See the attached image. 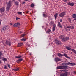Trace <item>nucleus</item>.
Here are the masks:
<instances>
[{
    "label": "nucleus",
    "mask_w": 76,
    "mask_h": 76,
    "mask_svg": "<svg viewBox=\"0 0 76 76\" xmlns=\"http://www.w3.org/2000/svg\"><path fill=\"white\" fill-rule=\"evenodd\" d=\"M64 71H65V70H64Z\"/></svg>",
    "instance_id": "60"
},
{
    "label": "nucleus",
    "mask_w": 76,
    "mask_h": 76,
    "mask_svg": "<svg viewBox=\"0 0 76 76\" xmlns=\"http://www.w3.org/2000/svg\"><path fill=\"white\" fill-rule=\"evenodd\" d=\"M71 50L72 51H73V52H74L75 51V50L73 49H72Z\"/></svg>",
    "instance_id": "40"
},
{
    "label": "nucleus",
    "mask_w": 76,
    "mask_h": 76,
    "mask_svg": "<svg viewBox=\"0 0 76 76\" xmlns=\"http://www.w3.org/2000/svg\"><path fill=\"white\" fill-rule=\"evenodd\" d=\"M18 60L20 62L21 61H22V58L19 59H18Z\"/></svg>",
    "instance_id": "37"
},
{
    "label": "nucleus",
    "mask_w": 76,
    "mask_h": 76,
    "mask_svg": "<svg viewBox=\"0 0 76 76\" xmlns=\"http://www.w3.org/2000/svg\"><path fill=\"white\" fill-rule=\"evenodd\" d=\"M16 61L17 63H19V62H20V61H19V60H17Z\"/></svg>",
    "instance_id": "43"
},
{
    "label": "nucleus",
    "mask_w": 76,
    "mask_h": 76,
    "mask_svg": "<svg viewBox=\"0 0 76 76\" xmlns=\"http://www.w3.org/2000/svg\"><path fill=\"white\" fill-rule=\"evenodd\" d=\"M53 57H54V56H53Z\"/></svg>",
    "instance_id": "58"
},
{
    "label": "nucleus",
    "mask_w": 76,
    "mask_h": 76,
    "mask_svg": "<svg viewBox=\"0 0 76 76\" xmlns=\"http://www.w3.org/2000/svg\"><path fill=\"white\" fill-rule=\"evenodd\" d=\"M6 44L7 45H8L9 46H10V45H11V43L9 42V40H7L6 42Z\"/></svg>",
    "instance_id": "9"
},
{
    "label": "nucleus",
    "mask_w": 76,
    "mask_h": 76,
    "mask_svg": "<svg viewBox=\"0 0 76 76\" xmlns=\"http://www.w3.org/2000/svg\"><path fill=\"white\" fill-rule=\"evenodd\" d=\"M13 70L15 71H18V70H19V68H15V69H14Z\"/></svg>",
    "instance_id": "26"
},
{
    "label": "nucleus",
    "mask_w": 76,
    "mask_h": 76,
    "mask_svg": "<svg viewBox=\"0 0 76 76\" xmlns=\"http://www.w3.org/2000/svg\"><path fill=\"white\" fill-rule=\"evenodd\" d=\"M64 2H66V1H67V0H64Z\"/></svg>",
    "instance_id": "46"
},
{
    "label": "nucleus",
    "mask_w": 76,
    "mask_h": 76,
    "mask_svg": "<svg viewBox=\"0 0 76 76\" xmlns=\"http://www.w3.org/2000/svg\"><path fill=\"white\" fill-rule=\"evenodd\" d=\"M60 22H58V26L60 27V28H62V25L60 24Z\"/></svg>",
    "instance_id": "14"
},
{
    "label": "nucleus",
    "mask_w": 76,
    "mask_h": 76,
    "mask_svg": "<svg viewBox=\"0 0 76 76\" xmlns=\"http://www.w3.org/2000/svg\"><path fill=\"white\" fill-rule=\"evenodd\" d=\"M55 30H56V28L53 27V28H52V31H55Z\"/></svg>",
    "instance_id": "36"
},
{
    "label": "nucleus",
    "mask_w": 76,
    "mask_h": 76,
    "mask_svg": "<svg viewBox=\"0 0 76 76\" xmlns=\"http://www.w3.org/2000/svg\"><path fill=\"white\" fill-rule=\"evenodd\" d=\"M8 67H9V68H10V65H9L8 64Z\"/></svg>",
    "instance_id": "44"
},
{
    "label": "nucleus",
    "mask_w": 76,
    "mask_h": 76,
    "mask_svg": "<svg viewBox=\"0 0 76 76\" xmlns=\"http://www.w3.org/2000/svg\"><path fill=\"white\" fill-rule=\"evenodd\" d=\"M18 15H22V13L21 12H17Z\"/></svg>",
    "instance_id": "28"
},
{
    "label": "nucleus",
    "mask_w": 76,
    "mask_h": 76,
    "mask_svg": "<svg viewBox=\"0 0 76 76\" xmlns=\"http://www.w3.org/2000/svg\"><path fill=\"white\" fill-rule=\"evenodd\" d=\"M67 66H61L57 67V69H67Z\"/></svg>",
    "instance_id": "4"
},
{
    "label": "nucleus",
    "mask_w": 76,
    "mask_h": 76,
    "mask_svg": "<svg viewBox=\"0 0 76 76\" xmlns=\"http://www.w3.org/2000/svg\"><path fill=\"white\" fill-rule=\"evenodd\" d=\"M29 11H28L26 12V13H29Z\"/></svg>",
    "instance_id": "48"
},
{
    "label": "nucleus",
    "mask_w": 76,
    "mask_h": 76,
    "mask_svg": "<svg viewBox=\"0 0 76 76\" xmlns=\"http://www.w3.org/2000/svg\"><path fill=\"white\" fill-rule=\"evenodd\" d=\"M51 32V31L50 29L48 30L47 31H46V32L47 34H49L50 32Z\"/></svg>",
    "instance_id": "20"
},
{
    "label": "nucleus",
    "mask_w": 76,
    "mask_h": 76,
    "mask_svg": "<svg viewBox=\"0 0 76 76\" xmlns=\"http://www.w3.org/2000/svg\"><path fill=\"white\" fill-rule=\"evenodd\" d=\"M22 45H23L22 43H19L18 44V47H21V46H22Z\"/></svg>",
    "instance_id": "19"
},
{
    "label": "nucleus",
    "mask_w": 76,
    "mask_h": 76,
    "mask_svg": "<svg viewBox=\"0 0 76 76\" xmlns=\"http://www.w3.org/2000/svg\"><path fill=\"white\" fill-rule=\"evenodd\" d=\"M63 55H64V56H65L66 58H69V59H70V58H71L70 57H68L67 55L66 54L64 53Z\"/></svg>",
    "instance_id": "15"
},
{
    "label": "nucleus",
    "mask_w": 76,
    "mask_h": 76,
    "mask_svg": "<svg viewBox=\"0 0 76 76\" xmlns=\"http://www.w3.org/2000/svg\"><path fill=\"white\" fill-rule=\"evenodd\" d=\"M26 40V38H23L21 39V41H25Z\"/></svg>",
    "instance_id": "21"
},
{
    "label": "nucleus",
    "mask_w": 76,
    "mask_h": 76,
    "mask_svg": "<svg viewBox=\"0 0 76 76\" xmlns=\"http://www.w3.org/2000/svg\"><path fill=\"white\" fill-rule=\"evenodd\" d=\"M55 61L56 62H58V61H61V59L58 58H56L55 59Z\"/></svg>",
    "instance_id": "13"
},
{
    "label": "nucleus",
    "mask_w": 76,
    "mask_h": 76,
    "mask_svg": "<svg viewBox=\"0 0 76 76\" xmlns=\"http://www.w3.org/2000/svg\"><path fill=\"white\" fill-rule=\"evenodd\" d=\"M1 20H0V25H1Z\"/></svg>",
    "instance_id": "45"
},
{
    "label": "nucleus",
    "mask_w": 76,
    "mask_h": 76,
    "mask_svg": "<svg viewBox=\"0 0 76 76\" xmlns=\"http://www.w3.org/2000/svg\"><path fill=\"white\" fill-rule=\"evenodd\" d=\"M55 43H56V44L58 45H61V42L60 41H59L58 40L55 39Z\"/></svg>",
    "instance_id": "5"
},
{
    "label": "nucleus",
    "mask_w": 76,
    "mask_h": 76,
    "mask_svg": "<svg viewBox=\"0 0 76 76\" xmlns=\"http://www.w3.org/2000/svg\"><path fill=\"white\" fill-rule=\"evenodd\" d=\"M68 5H69V6H74V3L72 2H69L67 3Z\"/></svg>",
    "instance_id": "12"
},
{
    "label": "nucleus",
    "mask_w": 76,
    "mask_h": 76,
    "mask_svg": "<svg viewBox=\"0 0 76 76\" xmlns=\"http://www.w3.org/2000/svg\"><path fill=\"white\" fill-rule=\"evenodd\" d=\"M1 61H0V64H1Z\"/></svg>",
    "instance_id": "51"
},
{
    "label": "nucleus",
    "mask_w": 76,
    "mask_h": 76,
    "mask_svg": "<svg viewBox=\"0 0 76 76\" xmlns=\"http://www.w3.org/2000/svg\"><path fill=\"white\" fill-rule=\"evenodd\" d=\"M15 4H16V5H17V6H18L19 5V3H18V2H15Z\"/></svg>",
    "instance_id": "32"
},
{
    "label": "nucleus",
    "mask_w": 76,
    "mask_h": 76,
    "mask_svg": "<svg viewBox=\"0 0 76 76\" xmlns=\"http://www.w3.org/2000/svg\"><path fill=\"white\" fill-rule=\"evenodd\" d=\"M24 3H25V2H23V4H24Z\"/></svg>",
    "instance_id": "50"
},
{
    "label": "nucleus",
    "mask_w": 76,
    "mask_h": 76,
    "mask_svg": "<svg viewBox=\"0 0 76 76\" xmlns=\"http://www.w3.org/2000/svg\"><path fill=\"white\" fill-rule=\"evenodd\" d=\"M57 15H58V13H56L54 15V17L55 19H57Z\"/></svg>",
    "instance_id": "18"
},
{
    "label": "nucleus",
    "mask_w": 76,
    "mask_h": 76,
    "mask_svg": "<svg viewBox=\"0 0 76 76\" xmlns=\"http://www.w3.org/2000/svg\"><path fill=\"white\" fill-rule=\"evenodd\" d=\"M73 18H76V14H74L72 15Z\"/></svg>",
    "instance_id": "25"
},
{
    "label": "nucleus",
    "mask_w": 76,
    "mask_h": 76,
    "mask_svg": "<svg viewBox=\"0 0 76 76\" xmlns=\"http://www.w3.org/2000/svg\"><path fill=\"white\" fill-rule=\"evenodd\" d=\"M30 55H31V53H30Z\"/></svg>",
    "instance_id": "56"
},
{
    "label": "nucleus",
    "mask_w": 76,
    "mask_h": 76,
    "mask_svg": "<svg viewBox=\"0 0 76 76\" xmlns=\"http://www.w3.org/2000/svg\"><path fill=\"white\" fill-rule=\"evenodd\" d=\"M61 76H67V73L65 72L64 73H62L60 74Z\"/></svg>",
    "instance_id": "11"
},
{
    "label": "nucleus",
    "mask_w": 76,
    "mask_h": 76,
    "mask_svg": "<svg viewBox=\"0 0 76 76\" xmlns=\"http://www.w3.org/2000/svg\"><path fill=\"white\" fill-rule=\"evenodd\" d=\"M5 10V9L4 8V7H3L2 8H0V11L1 12V13H2V12H4Z\"/></svg>",
    "instance_id": "10"
},
{
    "label": "nucleus",
    "mask_w": 76,
    "mask_h": 76,
    "mask_svg": "<svg viewBox=\"0 0 76 76\" xmlns=\"http://www.w3.org/2000/svg\"><path fill=\"white\" fill-rule=\"evenodd\" d=\"M11 4L12 1H10L7 5L6 9L7 11H9V10H10Z\"/></svg>",
    "instance_id": "2"
},
{
    "label": "nucleus",
    "mask_w": 76,
    "mask_h": 76,
    "mask_svg": "<svg viewBox=\"0 0 76 76\" xmlns=\"http://www.w3.org/2000/svg\"><path fill=\"white\" fill-rule=\"evenodd\" d=\"M74 73H75V72H74Z\"/></svg>",
    "instance_id": "57"
},
{
    "label": "nucleus",
    "mask_w": 76,
    "mask_h": 76,
    "mask_svg": "<svg viewBox=\"0 0 76 76\" xmlns=\"http://www.w3.org/2000/svg\"><path fill=\"white\" fill-rule=\"evenodd\" d=\"M16 58H21L22 57V56H15Z\"/></svg>",
    "instance_id": "22"
},
{
    "label": "nucleus",
    "mask_w": 76,
    "mask_h": 76,
    "mask_svg": "<svg viewBox=\"0 0 76 76\" xmlns=\"http://www.w3.org/2000/svg\"><path fill=\"white\" fill-rule=\"evenodd\" d=\"M2 60L4 61H7V59L6 58H4L2 59Z\"/></svg>",
    "instance_id": "29"
},
{
    "label": "nucleus",
    "mask_w": 76,
    "mask_h": 76,
    "mask_svg": "<svg viewBox=\"0 0 76 76\" xmlns=\"http://www.w3.org/2000/svg\"><path fill=\"white\" fill-rule=\"evenodd\" d=\"M69 21H71V19H70V18H69Z\"/></svg>",
    "instance_id": "49"
},
{
    "label": "nucleus",
    "mask_w": 76,
    "mask_h": 76,
    "mask_svg": "<svg viewBox=\"0 0 76 76\" xmlns=\"http://www.w3.org/2000/svg\"><path fill=\"white\" fill-rule=\"evenodd\" d=\"M31 7H34V6H35V5L34 4L32 3L31 4Z\"/></svg>",
    "instance_id": "27"
},
{
    "label": "nucleus",
    "mask_w": 76,
    "mask_h": 76,
    "mask_svg": "<svg viewBox=\"0 0 76 76\" xmlns=\"http://www.w3.org/2000/svg\"><path fill=\"white\" fill-rule=\"evenodd\" d=\"M43 16L44 17H45L46 18V17H47V16H48L47 15H45L44 14H43Z\"/></svg>",
    "instance_id": "31"
},
{
    "label": "nucleus",
    "mask_w": 76,
    "mask_h": 76,
    "mask_svg": "<svg viewBox=\"0 0 76 76\" xmlns=\"http://www.w3.org/2000/svg\"><path fill=\"white\" fill-rule=\"evenodd\" d=\"M60 22H62V19H60Z\"/></svg>",
    "instance_id": "41"
},
{
    "label": "nucleus",
    "mask_w": 76,
    "mask_h": 76,
    "mask_svg": "<svg viewBox=\"0 0 76 76\" xmlns=\"http://www.w3.org/2000/svg\"><path fill=\"white\" fill-rule=\"evenodd\" d=\"M66 48L68 50H71V48L68 46H66Z\"/></svg>",
    "instance_id": "23"
},
{
    "label": "nucleus",
    "mask_w": 76,
    "mask_h": 76,
    "mask_svg": "<svg viewBox=\"0 0 76 76\" xmlns=\"http://www.w3.org/2000/svg\"><path fill=\"white\" fill-rule=\"evenodd\" d=\"M64 37H65V36L61 35L59 37V38H60V39H63V38H64Z\"/></svg>",
    "instance_id": "17"
},
{
    "label": "nucleus",
    "mask_w": 76,
    "mask_h": 76,
    "mask_svg": "<svg viewBox=\"0 0 76 76\" xmlns=\"http://www.w3.org/2000/svg\"><path fill=\"white\" fill-rule=\"evenodd\" d=\"M10 25H13V24H12V23H10Z\"/></svg>",
    "instance_id": "52"
},
{
    "label": "nucleus",
    "mask_w": 76,
    "mask_h": 76,
    "mask_svg": "<svg viewBox=\"0 0 76 76\" xmlns=\"http://www.w3.org/2000/svg\"><path fill=\"white\" fill-rule=\"evenodd\" d=\"M21 33H22V32H21V31H20V34H21Z\"/></svg>",
    "instance_id": "54"
},
{
    "label": "nucleus",
    "mask_w": 76,
    "mask_h": 76,
    "mask_svg": "<svg viewBox=\"0 0 76 76\" xmlns=\"http://www.w3.org/2000/svg\"><path fill=\"white\" fill-rule=\"evenodd\" d=\"M69 39V37H66V38H64L62 39V40L63 41H64V42H66V41H67Z\"/></svg>",
    "instance_id": "6"
},
{
    "label": "nucleus",
    "mask_w": 76,
    "mask_h": 76,
    "mask_svg": "<svg viewBox=\"0 0 76 76\" xmlns=\"http://www.w3.org/2000/svg\"><path fill=\"white\" fill-rule=\"evenodd\" d=\"M20 25V23H15L13 25L14 27H17L18 26L19 28V26Z\"/></svg>",
    "instance_id": "8"
},
{
    "label": "nucleus",
    "mask_w": 76,
    "mask_h": 76,
    "mask_svg": "<svg viewBox=\"0 0 76 76\" xmlns=\"http://www.w3.org/2000/svg\"><path fill=\"white\" fill-rule=\"evenodd\" d=\"M4 69H7V66H5Z\"/></svg>",
    "instance_id": "35"
},
{
    "label": "nucleus",
    "mask_w": 76,
    "mask_h": 76,
    "mask_svg": "<svg viewBox=\"0 0 76 76\" xmlns=\"http://www.w3.org/2000/svg\"><path fill=\"white\" fill-rule=\"evenodd\" d=\"M74 53H75V54H76V50H75V51H74Z\"/></svg>",
    "instance_id": "47"
},
{
    "label": "nucleus",
    "mask_w": 76,
    "mask_h": 76,
    "mask_svg": "<svg viewBox=\"0 0 76 76\" xmlns=\"http://www.w3.org/2000/svg\"><path fill=\"white\" fill-rule=\"evenodd\" d=\"M56 24H53V28H56Z\"/></svg>",
    "instance_id": "33"
},
{
    "label": "nucleus",
    "mask_w": 76,
    "mask_h": 76,
    "mask_svg": "<svg viewBox=\"0 0 76 76\" xmlns=\"http://www.w3.org/2000/svg\"><path fill=\"white\" fill-rule=\"evenodd\" d=\"M54 21H51L50 23V24H51V25L54 24Z\"/></svg>",
    "instance_id": "34"
},
{
    "label": "nucleus",
    "mask_w": 76,
    "mask_h": 76,
    "mask_svg": "<svg viewBox=\"0 0 76 76\" xmlns=\"http://www.w3.org/2000/svg\"><path fill=\"white\" fill-rule=\"evenodd\" d=\"M67 28H71V26H67Z\"/></svg>",
    "instance_id": "38"
},
{
    "label": "nucleus",
    "mask_w": 76,
    "mask_h": 76,
    "mask_svg": "<svg viewBox=\"0 0 76 76\" xmlns=\"http://www.w3.org/2000/svg\"><path fill=\"white\" fill-rule=\"evenodd\" d=\"M62 64L64 66H69V64L71 65V66H75V65H76V64L70 63V62H68V63H62Z\"/></svg>",
    "instance_id": "3"
},
{
    "label": "nucleus",
    "mask_w": 76,
    "mask_h": 76,
    "mask_svg": "<svg viewBox=\"0 0 76 76\" xmlns=\"http://www.w3.org/2000/svg\"><path fill=\"white\" fill-rule=\"evenodd\" d=\"M25 0V1H28V0Z\"/></svg>",
    "instance_id": "53"
},
{
    "label": "nucleus",
    "mask_w": 76,
    "mask_h": 76,
    "mask_svg": "<svg viewBox=\"0 0 76 76\" xmlns=\"http://www.w3.org/2000/svg\"><path fill=\"white\" fill-rule=\"evenodd\" d=\"M25 35H26V34H22L21 35V38H22V37H24L25 36Z\"/></svg>",
    "instance_id": "30"
},
{
    "label": "nucleus",
    "mask_w": 76,
    "mask_h": 76,
    "mask_svg": "<svg viewBox=\"0 0 76 76\" xmlns=\"http://www.w3.org/2000/svg\"><path fill=\"white\" fill-rule=\"evenodd\" d=\"M10 28V26H5L4 27H3L1 28V32H4L5 31H6L8 29Z\"/></svg>",
    "instance_id": "1"
},
{
    "label": "nucleus",
    "mask_w": 76,
    "mask_h": 76,
    "mask_svg": "<svg viewBox=\"0 0 76 76\" xmlns=\"http://www.w3.org/2000/svg\"><path fill=\"white\" fill-rule=\"evenodd\" d=\"M66 15V13L64 12H62L59 15V16L61 18H63L64 16V15Z\"/></svg>",
    "instance_id": "7"
},
{
    "label": "nucleus",
    "mask_w": 76,
    "mask_h": 76,
    "mask_svg": "<svg viewBox=\"0 0 76 76\" xmlns=\"http://www.w3.org/2000/svg\"><path fill=\"white\" fill-rule=\"evenodd\" d=\"M74 20H76V18H75Z\"/></svg>",
    "instance_id": "55"
},
{
    "label": "nucleus",
    "mask_w": 76,
    "mask_h": 76,
    "mask_svg": "<svg viewBox=\"0 0 76 76\" xmlns=\"http://www.w3.org/2000/svg\"><path fill=\"white\" fill-rule=\"evenodd\" d=\"M1 56H3V53H2V52L0 51V59H1Z\"/></svg>",
    "instance_id": "24"
},
{
    "label": "nucleus",
    "mask_w": 76,
    "mask_h": 76,
    "mask_svg": "<svg viewBox=\"0 0 76 76\" xmlns=\"http://www.w3.org/2000/svg\"><path fill=\"white\" fill-rule=\"evenodd\" d=\"M15 0H13V1H14Z\"/></svg>",
    "instance_id": "59"
},
{
    "label": "nucleus",
    "mask_w": 76,
    "mask_h": 76,
    "mask_svg": "<svg viewBox=\"0 0 76 76\" xmlns=\"http://www.w3.org/2000/svg\"><path fill=\"white\" fill-rule=\"evenodd\" d=\"M58 56L59 57H63V56H64V55H63V54H61L60 53H58Z\"/></svg>",
    "instance_id": "16"
},
{
    "label": "nucleus",
    "mask_w": 76,
    "mask_h": 76,
    "mask_svg": "<svg viewBox=\"0 0 76 76\" xmlns=\"http://www.w3.org/2000/svg\"><path fill=\"white\" fill-rule=\"evenodd\" d=\"M71 29H74V27L73 26L71 27Z\"/></svg>",
    "instance_id": "42"
},
{
    "label": "nucleus",
    "mask_w": 76,
    "mask_h": 76,
    "mask_svg": "<svg viewBox=\"0 0 76 76\" xmlns=\"http://www.w3.org/2000/svg\"><path fill=\"white\" fill-rule=\"evenodd\" d=\"M18 19H20V18H19L18 17H16V20H17Z\"/></svg>",
    "instance_id": "39"
}]
</instances>
